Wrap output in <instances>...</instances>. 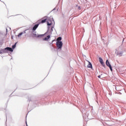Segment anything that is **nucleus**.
Segmentation results:
<instances>
[{
    "instance_id": "0eeeda50",
    "label": "nucleus",
    "mask_w": 126,
    "mask_h": 126,
    "mask_svg": "<svg viewBox=\"0 0 126 126\" xmlns=\"http://www.w3.org/2000/svg\"><path fill=\"white\" fill-rule=\"evenodd\" d=\"M47 25L48 26H51V25H52V20L47 19Z\"/></svg>"
},
{
    "instance_id": "f8f14e48",
    "label": "nucleus",
    "mask_w": 126,
    "mask_h": 126,
    "mask_svg": "<svg viewBox=\"0 0 126 126\" xmlns=\"http://www.w3.org/2000/svg\"><path fill=\"white\" fill-rule=\"evenodd\" d=\"M43 36H44V34H40V35H37V37L39 38V37H43Z\"/></svg>"
},
{
    "instance_id": "f257e3e1",
    "label": "nucleus",
    "mask_w": 126,
    "mask_h": 126,
    "mask_svg": "<svg viewBox=\"0 0 126 126\" xmlns=\"http://www.w3.org/2000/svg\"><path fill=\"white\" fill-rule=\"evenodd\" d=\"M57 46L58 49H62V48H63V42L60 41H57Z\"/></svg>"
},
{
    "instance_id": "20e7f679",
    "label": "nucleus",
    "mask_w": 126,
    "mask_h": 126,
    "mask_svg": "<svg viewBox=\"0 0 126 126\" xmlns=\"http://www.w3.org/2000/svg\"><path fill=\"white\" fill-rule=\"evenodd\" d=\"M4 52H13V50L12 49V48H10V47H6V48L4 49Z\"/></svg>"
},
{
    "instance_id": "ddd939ff",
    "label": "nucleus",
    "mask_w": 126,
    "mask_h": 126,
    "mask_svg": "<svg viewBox=\"0 0 126 126\" xmlns=\"http://www.w3.org/2000/svg\"><path fill=\"white\" fill-rule=\"evenodd\" d=\"M22 34H23V32H21V33H20L18 35V37H20V36H21V35H22Z\"/></svg>"
},
{
    "instance_id": "dca6fc26",
    "label": "nucleus",
    "mask_w": 126,
    "mask_h": 126,
    "mask_svg": "<svg viewBox=\"0 0 126 126\" xmlns=\"http://www.w3.org/2000/svg\"><path fill=\"white\" fill-rule=\"evenodd\" d=\"M98 78H101V76L98 75Z\"/></svg>"
},
{
    "instance_id": "423d86ee",
    "label": "nucleus",
    "mask_w": 126,
    "mask_h": 126,
    "mask_svg": "<svg viewBox=\"0 0 126 126\" xmlns=\"http://www.w3.org/2000/svg\"><path fill=\"white\" fill-rule=\"evenodd\" d=\"M39 24H36L34 26V27L32 28L33 31H35L37 28H38L39 26Z\"/></svg>"
},
{
    "instance_id": "a211bd4d",
    "label": "nucleus",
    "mask_w": 126,
    "mask_h": 126,
    "mask_svg": "<svg viewBox=\"0 0 126 126\" xmlns=\"http://www.w3.org/2000/svg\"><path fill=\"white\" fill-rule=\"evenodd\" d=\"M46 17V18H48V17Z\"/></svg>"
},
{
    "instance_id": "2eb2a0df",
    "label": "nucleus",
    "mask_w": 126,
    "mask_h": 126,
    "mask_svg": "<svg viewBox=\"0 0 126 126\" xmlns=\"http://www.w3.org/2000/svg\"><path fill=\"white\" fill-rule=\"evenodd\" d=\"M78 9L79 10H80V9H81V7L80 6H79V7H78Z\"/></svg>"
},
{
    "instance_id": "1a4fd4ad",
    "label": "nucleus",
    "mask_w": 126,
    "mask_h": 126,
    "mask_svg": "<svg viewBox=\"0 0 126 126\" xmlns=\"http://www.w3.org/2000/svg\"><path fill=\"white\" fill-rule=\"evenodd\" d=\"M87 67H89V68H91L92 67V64H91V63L89 62V64L87 65Z\"/></svg>"
},
{
    "instance_id": "9d476101",
    "label": "nucleus",
    "mask_w": 126,
    "mask_h": 126,
    "mask_svg": "<svg viewBox=\"0 0 126 126\" xmlns=\"http://www.w3.org/2000/svg\"><path fill=\"white\" fill-rule=\"evenodd\" d=\"M117 56H120V57H122V56H123V52L118 53Z\"/></svg>"
},
{
    "instance_id": "f03ea898",
    "label": "nucleus",
    "mask_w": 126,
    "mask_h": 126,
    "mask_svg": "<svg viewBox=\"0 0 126 126\" xmlns=\"http://www.w3.org/2000/svg\"><path fill=\"white\" fill-rule=\"evenodd\" d=\"M106 64L107 66H109L111 71H113V68H112V65H111V64L110 63V62L108 61V60L106 61Z\"/></svg>"
},
{
    "instance_id": "6e6552de",
    "label": "nucleus",
    "mask_w": 126,
    "mask_h": 126,
    "mask_svg": "<svg viewBox=\"0 0 126 126\" xmlns=\"http://www.w3.org/2000/svg\"><path fill=\"white\" fill-rule=\"evenodd\" d=\"M50 37V35H48L46 37L43 38V41H48Z\"/></svg>"
},
{
    "instance_id": "7ed1b4c3",
    "label": "nucleus",
    "mask_w": 126,
    "mask_h": 126,
    "mask_svg": "<svg viewBox=\"0 0 126 126\" xmlns=\"http://www.w3.org/2000/svg\"><path fill=\"white\" fill-rule=\"evenodd\" d=\"M47 20H48V19H45L44 20H39L38 21H37V23H38L39 24H41L42 23H45V22H46Z\"/></svg>"
},
{
    "instance_id": "4468645a",
    "label": "nucleus",
    "mask_w": 126,
    "mask_h": 126,
    "mask_svg": "<svg viewBox=\"0 0 126 126\" xmlns=\"http://www.w3.org/2000/svg\"><path fill=\"white\" fill-rule=\"evenodd\" d=\"M15 47H16V44L12 46V49H15Z\"/></svg>"
},
{
    "instance_id": "f3484780",
    "label": "nucleus",
    "mask_w": 126,
    "mask_h": 126,
    "mask_svg": "<svg viewBox=\"0 0 126 126\" xmlns=\"http://www.w3.org/2000/svg\"><path fill=\"white\" fill-rule=\"evenodd\" d=\"M26 126H28V125H27V123H26Z\"/></svg>"
},
{
    "instance_id": "39448f33",
    "label": "nucleus",
    "mask_w": 126,
    "mask_h": 126,
    "mask_svg": "<svg viewBox=\"0 0 126 126\" xmlns=\"http://www.w3.org/2000/svg\"><path fill=\"white\" fill-rule=\"evenodd\" d=\"M99 62L101 63V64H102V65H103V66H105V63L103 62V59H102V58H99Z\"/></svg>"
},
{
    "instance_id": "6ab92c4d",
    "label": "nucleus",
    "mask_w": 126,
    "mask_h": 126,
    "mask_svg": "<svg viewBox=\"0 0 126 126\" xmlns=\"http://www.w3.org/2000/svg\"><path fill=\"white\" fill-rule=\"evenodd\" d=\"M24 33H26L25 31L24 32Z\"/></svg>"
},
{
    "instance_id": "9b49d317",
    "label": "nucleus",
    "mask_w": 126,
    "mask_h": 126,
    "mask_svg": "<svg viewBox=\"0 0 126 126\" xmlns=\"http://www.w3.org/2000/svg\"><path fill=\"white\" fill-rule=\"evenodd\" d=\"M57 41H62V37H59L57 38Z\"/></svg>"
}]
</instances>
